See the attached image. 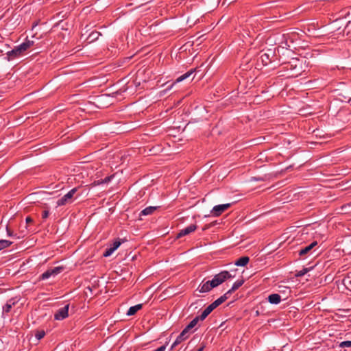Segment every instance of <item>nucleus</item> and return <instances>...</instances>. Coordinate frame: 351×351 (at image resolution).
Listing matches in <instances>:
<instances>
[{
	"label": "nucleus",
	"mask_w": 351,
	"mask_h": 351,
	"mask_svg": "<svg viewBox=\"0 0 351 351\" xmlns=\"http://www.w3.org/2000/svg\"><path fill=\"white\" fill-rule=\"evenodd\" d=\"M221 304L219 303V301L216 300L213 303H211L210 305H208L204 311L200 315V320H204L206 319V317L217 306H219Z\"/></svg>",
	"instance_id": "nucleus-5"
},
{
	"label": "nucleus",
	"mask_w": 351,
	"mask_h": 351,
	"mask_svg": "<svg viewBox=\"0 0 351 351\" xmlns=\"http://www.w3.org/2000/svg\"><path fill=\"white\" fill-rule=\"evenodd\" d=\"M250 261V258L248 256H241L239 259H237L234 265L237 266H245Z\"/></svg>",
	"instance_id": "nucleus-18"
},
{
	"label": "nucleus",
	"mask_w": 351,
	"mask_h": 351,
	"mask_svg": "<svg viewBox=\"0 0 351 351\" xmlns=\"http://www.w3.org/2000/svg\"><path fill=\"white\" fill-rule=\"evenodd\" d=\"M274 56V52L271 49H269L267 53H264L261 55V58L263 64L267 65L272 61Z\"/></svg>",
	"instance_id": "nucleus-10"
},
{
	"label": "nucleus",
	"mask_w": 351,
	"mask_h": 351,
	"mask_svg": "<svg viewBox=\"0 0 351 351\" xmlns=\"http://www.w3.org/2000/svg\"><path fill=\"white\" fill-rule=\"evenodd\" d=\"M26 223H30L33 222V219L31 217L28 216L25 219Z\"/></svg>",
	"instance_id": "nucleus-35"
},
{
	"label": "nucleus",
	"mask_w": 351,
	"mask_h": 351,
	"mask_svg": "<svg viewBox=\"0 0 351 351\" xmlns=\"http://www.w3.org/2000/svg\"><path fill=\"white\" fill-rule=\"evenodd\" d=\"M6 230H7V234H8V235L9 237H14V236H15V235L14 234L13 232H12V231H11V230L8 228V226H7V228H6Z\"/></svg>",
	"instance_id": "nucleus-34"
},
{
	"label": "nucleus",
	"mask_w": 351,
	"mask_h": 351,
	"mask_svg": "<svg viewBox=\"0 0 351 351\" xmlns=\"http://www.w3.org/2000/svg\"><path fill=\"white\" fill-rule=\"evenodd\" d=\"M196 71V69H191L190 71L186 72V73L182 75L179 77H178L175 82V83L180 82L183 81L184 80L189 77L193 73H194Z\"/></svg>",
	"instance_id": "nucleus-20"
},
{
	"label": "nucleus",
	"mask_w": 351,
	"mask_h": 351,
	"mask_svg": "<svg viewBox=\"0 0 351 351\" xmlns=\"http://www.w3.org/2000/svg\"><path fill=\"white\" fill-rule=\"evenodd\" d=\"M114 252V250L112 249L111 247H110L109 248H107L106 250V251L103 254V256L104 257H108V256H110Z\"/></svg>",
	"instance_id": "nucleus-29"
},
{
	"label": "nucleus",
	"mask_w": 351,
	"mask_h": 351,
	"mask_svg": "<svg viewBox=\"0 0 351 351\" xmlns=\"http://www.w3.org/2000/svg\"><path fill=\"white\" fill-rule=\"evenodd\" d=\"M317 245V241H313V243H311L310 245L300 249L299 251H298V254L300 257H304L306 254H308L311 250L312 249L316 246Z\"/></svg>",
	"instance_id": "nucleus-11"
},
{
	"label": "nucleus",
	"mask_w": 351,
	"mask_h": 351,
	"mask_svg": "<svg viewBox=\"0 0 351 351\" xmlns=\"http://www.w3.org/2000/svg\"><path fill=\"white\" fill-rule=\"evenodd\" d=\"M346 26L344 27V32H346L347 34H351V12H348L345 16Z\"/></svg>",
	"instance_id": "nucleus-14"
},
{
	"label": "nucleus",
	"mask_w": 351,
	"mask_h": 351,
	"mask_svg": "<svg viewBox=\"0 0 351 351\" xmlns=\"http://www.w3.org/2000/svg\"><path fill=\"white\" fill-rule=\"evenodd\" d=\"M213 226V223H210V224H207L203 228H202V230L204 231L207 229H208L210 227H211Z\"/></svg>",
	"instance_id": "nucleus-36"
},
{
	"label": "nucleus",
	"mask_w": 351,
	"mask_h": 351,
	"mask_svg": "<svg viewBox=\"0 0 351 351\" xmlns=\"http://www.w3.org/2000/svg\"><path fill=\"white\" fill-rule=\"evenodd\" d=\"M69 304L65 305L64 307L59 308L54 315V319L56 320H62L69 315Z\"/></svg>",
	"instance_id": "nucleus-6"
},
{
	"label": "nucleus",
	"mask_w": 351,
	"mask_h": 351,
	"mask_svg": "<svg viewBox=\"0 0 351 351\" xmlns=\"http://www.w3.org/2000/svg\"><path fill=\"white\" fill-rule=\"evenodd\" d=\"M77 191V188H73L70 190L66 195L60 198L57 202V206H62L73 202V197L75 193Z\"/></svg>",
	"instance_id": "nucleus-2"
},
{
	"label": "nucleus",
	"mask_w": 351,
	"mask_h": 351,
	"mask_svg": "<svg viewBox=\"0 0 351 351\" xmlns=\"http://www.w3.org/2000/svg\"><path fill=\"white\" fill-rule=\"evenodd\" d=\"M232 278H233V276H232L229 271H222L220 273L215 275L211 280L215 287H217V286L224 282L226 280Z\"/></svg>",
	"instance_id": "nucleus-1"
},
{
	"label": "nucleus",
	"mask_w": 351,
	"mask_h": 351,
	"mask_svg": "<svg viewBox=\"0 0 351 351\" xmlns=\"http://www.w3.org/2000/svg\"><path fill=\"white\" fill-rule=\"evenodd\" d=\"M101 35V33L99 32H92L87 37V40H88L89 43L94 42L97 40Z\"/></svg>",
	"instance_id": "nucleus-22"
},
{
	"label": "nucleus",
	"mask_w": 351,
	"mask_h": 351,
	"mask_svg": "<svg viewBox=\"0 0 351 351\" xmlns=\"http://www.w3.org/2000/svg\"><path fill=\"white\" fill-rule=\"evenodd\" d=\"M34 42L33 40H26L25 42L19 45L21 48V51L24 53L28 49H29L32 46H33Z\"/></svg>",
	"instance_id": "nucleus-16"
},
{
	"label": "nucleus",
	"mask_w": 351,
	"mask_h": 351,
	"mask_svg": "<svg viewBox=\"0 0 351 351\" xmlns=\"http://www.w3.org/2000/svg\"><path fill=\"white\" fill-rule=\"evenodd\" d=\"M12 243V242L8 240H4V239L0 240V251L1 250H3V249L9 247Z\"/></svg>",
	"instance_id": "nucleus-24"
},
{
	"label": "nucleus",
	"mask_w": 351,
	"mask_h": 351,
	"mask_svg": "<svg viewBox=\"0 0 351 351\" xmlns=\"http://www.w3.org/2000/svg\"><path fill=\"white\" fill-rule=\"evenodd\" d=\"M23 53L21 51V48L18 46L15 47L11 51H9L6 53L8 60H12L14 58L19 57Z\"/></svg>",
	"instance_id": "nucleus-8"
},
{
	"label": "nucleus",
	"mask_w": 351,
	"mask_h": 351,
	"mask_svg": "<svg viewBox=\"0 0 351 351\" xmlns=\"http://www.w3.org/2000/svg\"><path fill=\"white\" fill-rule=\"evenodd\" d=\"M157 206H148L141 210L140 213V216L141 215H149L154 213L155 210H157Z\"/></svg>",
	"instance_id": "nucleus-21"
},
{
	"label": "nucleus",
	"mask_w": 351,
	"mask_h": 351,
	"mask_svg": "<svg viewBox=\"0 0 351 351\" xmlns=\"http://www.w3.org/2000/svg\"><path fill=\"white\" fill-rule=\"evenodd\" d=\"M244 282H245V280L243 278L236 281L233 284L232 288L230 289H229V293H233L235 291H237L239 288H240L243 285Z\"/></svg>",
	"instance_id": "nucleus-23"
},
{
	"label": "nucleus",
	"mask_w": 351,
	"mask_h": 351,
	"mask_svg": "<svg viewBox=\"0 0 351 351\" xmlns=\"http://www.w3.org/2000/svg\"><path fill=\"white\" fill-rule=\"evenodd\" d=\"M340 348L351 347V341H344L340 343Z\"/></svg>",
	"instance_id": "nucleus-30"
},
{
	"label": "nucleus",
	"mask_w": 351,
	"mask_h": 351,
	"mask_svg": "<svg viewBox=\"0 0 351 351\" xmlns=\"http://www.w3.org/2000/svg\"><path fill=\"white\" fill-rule=\"evenodd\" d=\"M232 293H229V290L226 293H224L223 295H221L220 298H219L218 299H217L218 301H219V303L221 304L222 303H223L226 300L228 299L229 296L230 294H232Z\"/></svg>",
	"instance_id": "nucleus-26"
},
{
	"label": "nucleus",
	"mask_w": 351,
	"mask_h": 351,
	"mask_svg": "<svg viewBox=\"0 0 351 351\" xmlns=\"http://www.w3.org/2000/svg\"><path fill=\"white\" fill-rule=\"evenodd\" d=\"M143 307V304H136L135 306H131L130 307V308L128 309V312H127V315L128 316H132V315H134L136 313V312L139 310H141Z\"/></svg>",
	"instance_id": "nucleus-17"
},
{
	"label": "nucleus",
	"mask_w": 351,
	"mask_h": 351,
	"mask_svg": "<svg viewBox=\"0 0 351 351\" xmlns=\"http://www.w3.org/2000/svg\"><path fill=\"white\" fill-rule=\"evenodd\" d=\"M45 332L44 330H38L35 334V337L38 340L43 339L45 337Z\"/></svg>",
	"instance_id": "nucleus-28"
},
{
	"label": "nucleus",
	"mask_w": 351,
	"mask_h": 351,
	"mask_svg": "<svg viewBox=\"0 0 351 351\" xmlns=\"http://www.w3.org/2000/svg\"><path fill=\"white\" fill-rule=\"evenodd\" d=\"M189 336V333L184 328L175 340L174 345H179L181 342L186 339Z\"/></svg>",
	"instance_id": "nucleus-13"
},
{
	"label": "nucleus",
	"mask_w": 351,
	"mask_h": 351,
	"mask_svg": "<svg viewBox=\"0 0 351 351\" xmlns=\"http://www.w3.org/2000/svg\"><path fill=\"white\" fill-rule=\"evenodd\" d=\"M311 268H304L302 270L298 271L295 276L297 277H301L303 276L304 274H306L307 272L310 271Z\"/></svg>",
	"instance_id": "nucleus-27"
},
{
	"label": "nucleus",
	"mask_w": 351,
	"mask_h": 351,
	"mask_svg": "<svg viewBox=\"0 0 351 351\" xmlns=\"http://www.w3.org/2000/svg\"><path fill=\"white\" fill-rule=\"evenodd\" d=\"M178 345H174V342L173 343V344L171 345L170 349H169V351H171L173 350Z\"/></svg>",
	"instance_id": "nucleus-38"
},
{
	"label": "nucleus",
	"mask_w": 351,
	"mask_h": 351,
	"mask_svg": "<svg viewBox=\"0 0 351 351\" xmlns=\"http://www.w3.org/2000/svg\"><path fill=\"white\" fill-rule=\"evenodd\" d=\"M49 210H44L42 213V217L43 219H47L48 217H49Z\"/></svg>",
	"instance_id": "nucleus-32"
},
{
	"label": "nucleus",
	"mask_w": 351,
	"mask_h": 351,
	"mask_svg": "<svg viewBox=\"0 0 351 351\" xmlns=\"http://www.w3.org/2000/svg\"><path fill=\"white\" fill-rule=\"evenodd\" d=\"M205 348V344L204 343H202V345L201 346V347L199 348H198L196 351H203L204 349Z\"/></svg>",
	"instance_id": "nucleus-37"
},
{
	"label": "nucleus",
	"mask_w": 351,
	"mask_h": 351,
	"mask_svg": "<svg viewBox=\"0 0 351 351\" xmlns=\"http://www.w3.org/2000/svg\"><path fill=\"white\" fill-rule=\"evenodd\" d=\"M214 284L212 280H208L199 286V291L200 293H206L210 291L213 288H215Z\"/></svg>",
	"instance_id": "nucleus-12"
},
{
	"label": "nucleus",
	"mask_w": 351,
	"mask_h": 351,
	"mask_svg": "<svg viewBox=\"0 0 351 351\" xmlns=\"http://www.w3.org/2000/svg\"><path fill=\"white\" fill-rule=\"evenodd\" d=\"M254 179L257 181L263 180V179L261 178H254Z\"/></svg>",
	"instance_id": "nucleus-39"
},
{
	"label": "nucleus",
	"mask_w": 351,
	"mask_h": 351,
	"mask_svg": "<svg viewBox=\"0 0 351 351\" xmlns=\"http://www.w3.org/2000/svg\"><path fill=\"white\" fill-rule=\"evenodd\" d=\"M268 301L271 304H278L281 301V297L278 293H273L269 295Z\"/></svg>",
	"instance_id": "nucleus-15"
},
{
	"label": "nucleus",
	"mask_w": 351,
	"mask_h": 351,
	"mask_svg": "<svg viewBox=\"0 0 351 351\" xmlns=\"http://www.w3.org/2000/svg\"><path fill=\"white\" fill-rule=\"evenodd\" d=\"M230 206L231 204H224L215 206L211 210V214L214 217H219Z\"/></svg>",
	"instance_id": "nucleus-4"
},
{
	"label": "nucleus",
	"mask_w": 351,
	"mask_h": 351,
	"mask_svg": "<svg viewBox=\"0 0 351 351\" xmlns=\"http://www.w3.org/2000/svg\"><path fill=\"white\" fill-rule=\"evenodd\" d=\"M199 320H200V315L195 317L192 321H191L184 329L189 333L190 330L196 326Z\"/></svg>",
	"instance_id": "nucleus-19"
},
{
	"label": "nucleus",
	"mask_w": 351,
	"mask_h": 351,
	"mask_svg": "<svg viewBox=\"0 0 351 351\" xmlns=\"http://www.w3.org/2000/svg\"><path fill=\"white\" fill-rule=\"evenodd\" d=\"M112 178H113V176H107L104 180H101L100 181L99 180L97 182L95 181L93 184L95 186H96V185H99L100 184L108 183V182H110V180H112Z\"/></svg>",
	"instance_id": "nucleus-25"
},
{
	"label": "nucleus",
	"mask_w": 351,
	"mask_h": 351,
	"mask_svg": "<svg viewBox=\"0 0 351 351\" xmlns=\"http://www.w3.org/2000/svg\"><path fill=\"white\" fill-rule=\"evenodd\" d=\"M167 344V343H166V344L159 347L158 348H157L156 350H155L154 351H165Z\"/></svg>",
	"instance_id": "nucleus-33"
},
{
	"label": "nucleus",
	"mask_w": 351,
	"mask_h": 351,
	"mask_svg": "<svg viewBox=\"0 0 351 351\" xmlns=\"http://www.w3.org/2000/svg\"><path fill=\"white\" fill-rule=\"evenodd\" d=\"M64 269V267L58 266L55 267L53 268H49L46 271H45L40 276L41 280H46L50 278L51 276H56L62 272Z\"/></svg>",
	"instance_id": "nucleus-3"
},
{
	"label": "nucleus",
	"mask_w": 351,
	"mask_h": 351,
	"mask_svg": "<svg viewBox=\"0 0 351 351\" xmlns=\"http://www.w3.org/2000/svg\"><path fill=\"white\" fill-rule=\"evenodd\" d=\"M19 300L16 298H12L8 300L6 304L3 306L2 315L4 317L5 314L10 313L14 306L18 302Z\"/></svg>",
	"instance_id": "nucleus-7"
},
{
	"label": "nucleus",
	"mask_w": 351,
	"mask_h": 351,
	"mask_svg": "<svg viewBox=\"0 0 351 351\" xmlns=\"http://www.w3.org/2000/svg\"><path fill=\"white\" fill-rule=\"evenodd\" d=\"M121 243V241L118 239L114 241L110 247L114 250V251H115L120 246Z\"/></svg>",
	"instance_id": "nucleus-31"
},
{
	"label": "nucleus",
	"mask_w": 351,
	"mask_h": 351,
	"mask_svg": "<svg viewBox=\"0 0 351 351\" xmlns=\"http://www.w3.org/2000/svg\"><path fill=\"white\" fill-rule=\"evenodd\" d=\"M197 229V226L195 224H191L185 228L181 230L179 233L177 234V238H180L185 235H187L193 232H194Z\"/></svg>",
	"instance_id": "nucleus-9"
}]
</instances>
